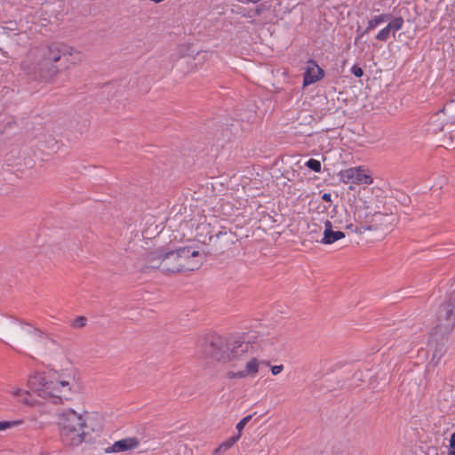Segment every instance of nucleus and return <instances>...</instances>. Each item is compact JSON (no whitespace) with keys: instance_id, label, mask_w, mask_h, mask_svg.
Segmentation results:
<instances>
[{"instance_id":"aec40b11","label":"nucleus","mask_w":455,"mask_h":455,"mask_svg":"<svg viewBox=\"0 0 455 455\" xmlns=\"http://www.w3.org/2000/svg\"><path fill=\"white\" fill-rule=\"evenodd\" d=\"M180 272L194 271L199 268V267L202 265V259H200L199 256L197 258H191L186 263L180 262Z\"/></svg>"},{"instance_id":"f8f14e48","label":"nucleus","mask_w":455,"mask_h":455,"mask_svg":"<svg viewBox=\"0 0 455 455\" xmlns=\"http://www.w3.org/2000/svg\"><path fill=\"white\" fill-rule=\"evenodd\" d=\"M285 345V339L280 334L267 337L260 342L261 350L267 355L280 352Z\"/></svg>"},{"instance_id":"ddd939ff","label":"nucleus","mask_w":455,"mask_h":455,"mask_svg":"<svg viewBox=\"0 0 455 455\" xmlns=\"http://www.w3.org/2000/svg\"><path fill=\"white\" fill-rule=\"evenodd\" d=\"M65 68H70L82 63L84 60V54L74 46L67 44L66 51L62 56Z\"/></svg>"},{"instance_id":"2f4dec72","label":"nucleus","mask_w":455,"mask_h":455,"mask_svg":"<svg viewBox=\"0 0 455 455\" xmlns=\"http://www.w3.org/2000/svg\"><path fill=\"white\" fill-rule=\"evenodd\" d=\"M331 194L329 193H324L323 196H322V199L325 202H330L331 201Z\"/></svg>"},{"instance_id":"f3484780","label":"nucleus","mask_w":455,"mask_h":455,"mask_svg":"<svg viewBox=\"0 0 455 455\" xmlns=\"http://www.w3.org/2000/svg\"><path fill=\"white\" fill-rule=\"evenodd\" d=\"M10 393L13 398H16L25 404H30L32 403L30 392L20 387H12Z\"/></svg>"},{"instance_id":"72a5a7b5","label":"nucleus","mask_w":455,"mask_h":455,"mask_svg":"<svg viewBox=\"0 0 455 455\" xmlns=\"http://www.w3.org/2000/svg\"><path fill=\"white\" fill-rule=\"evenodd\" d=\"M447 455H455V446L449 445V451Z\"/></svg>"},{"instance_id":"c756f323","label":"nucleus","mask_w":455,"mask_h":455,"mask_svg":"<svg viewBox=\"0 0 455 455\" xmlns=\"http://www.w3.org/2000/svg\"><path fill=\"white\" fill-rule=\"evenodd\" d=\"M283 370V365H274L271 367V372L273 375H278Z\"/></svg>"},{"instance_id":"dca6fc26","label":"nucleus","mask_w":455,"mask_h":455,"mask_svg":"<svg viewBox=\"0 0 455 455\" xmlns=\"http://www.w3.org/2000/svg\"><path fill=\"white\" fill-rule=\"evenodd\" d=\"M448 124L449 123H447L446 118L443 116V113H442L441 110H439L431 116L428 122V126L429 130L432 132L436 133L442 132L444 129V126Z\"/></svg>"},{"instance_id":"6ab92c4d","label":"nucleus","mask_w":455,"mask_h":455,"mask_svg":"<svg viewBox=\"0 0 455 455\" xmlns=\"http://www.w3.org/2000/svg\"><path fill=\"white\" fill-rule=\"evenodd\" d=\"M441 112L443 113L444 117L446 118L447 123L453 124L455 123V102L451 101L446 104L442 109Z\"/></svg>"},{"instance_id":"9d476101","label":"nucleus","mask_w":455,"mask_h":455,"mask_svg":"<svg viewBox=\"0 0 455 455\" xmlns=\"http://www.w3.org/2000/svg\"><path fill=\"white\" fill-rule=\"evenodd\" d=\"M263 361H259V359L252 357L249 361L246 362L243 370L238 371H229L228 373V379H246V378H254L259 371L260 363Z\"/></svg>"},{"instance_id":"20e7f679","label":"nucleus","mask_w":455,"mask_h":455,"mask_svg":"<svg viewBox=\"0 0 455 455\" xmlns=\"http://www.w3.org/2000/svg\"><path fill=\"white\" fill-rule=\"evenodd\" d=\"M197 251L190 248H180L176 251L159 250L152 251L148 256L150 267L160 268L165 273L180 272V262L188 257L195 256Z\"/></svg>"},{"instance_id":"f03ea898","label":"nucleus","mask_w":455,"mask_h":455,"mask_svg":"<svg viewBox=\"0 0 455 455\" xmlns=\"http://www.w3.org/2000/svg\"><path fill=\"white\" fill-rule=\"evenodd\" d=\"M249 347V343L239 338L219 337L204 345L203 354L206 359L227 363L243 358Z\"/></svg>"},{"instance_id":"0eeeda50","label":"nucleus","mask_w":455,"mask_h":455,"mask_svg":"<svg viewBox=\"0 0 455 455\" xmlns=\"http://www.w3.org/2000/svg\"><path fill=\"white\" fill-rule=\"evenodd\" d=\"M355 217L357 218L362 222L365 223L364 226H362L360 228L355 230L356 233H362L364 230H382L388 231L392 228L395 218L392 214H383L379 212H376L371 216V220H368V215L363 214L362 210L358 205L355 206Z\"/></svg>"},{"instance_id":"a211bd4d","label":"nucleus","mask_w":455,"mask_h":455,"mask_svg":"<svg viewBox=\"0 0 455 455\" xmlns=\"http://www.w3.org/2000/svg\"><path fill=\"white\" fill-rule=\"evenodd\" d=\"M431 348H433V353L431 356V362L435 364H437L441 362L442 358L445 355L447 352V347L443 343H435L433 345L432 342L429 343Z\"/></svg>"},{"instance_id":"412c9836","label":"nucleus","mask_w":455,"mask_h":455,"mask_svg":"<svg viewBox=\"0 0 455 455\" xmlns=\"http://www.w3.org/2000/svg\"><path fill=\"white\" fill-rule=\"evenodd\" d=\"M389 18V15L387 14H380L373 17L371 20H369L368 26L364 31V33H368L371 30L376 28L379 25L387 20Z\"/></svg>"},{"instance_id":"bb28decb","label":"nucleus","mask_w":455,"mask_h":455,"mask_svg":"<svg viewBox=\"0 0 455 455\" xmlns=\"http://www.w3.org/2000/svg\"><path fill=\"white\" fill-rule=\"evenodd\" d=\"M306 166L308 167L309 169L313 170L315 172H319L321 171V163L316 159H313V158L309 159L306 163Z\"/></svg>"},{"instance_id":"4be33fe9","label":"nucleus","mask_w":455,"mask_h":455,"mask_svg":"<svg viewBox=\"0 0 455 455\" xmlns=\"http://www.w3.org/2000/svg\"><path fill=\"white\" fill-rule=\"evenodd\" d=\"M404 20L402 17H396L393 19L388 24V28L392 31V35L395 36V32L402 29L403 27Z\"/></svg>"},{"instance_id":"1a4fd4ad","label":"nucleus","mask_w":455,"mask_h":455,"mask_svg":"<svg viewBox=\"0 0 455 455\" xmlns=\"http://www.w3.org/2000/svg\"><path fill=\"white\" fill-rule=\"evenodd\" d=\"M340 180L355 185H371L373 181L371 174L363 167H352L339 172Z\"/></svg>"},{"instance_id":"4468645a","label":"nucleus","mask_w":455,"mask_h":455,"mask_svg":"<svg viewBox=\"0 0 455 455\" xmlns=\"http://www.w3.org/2000/svg\"><path fill=\"white\" fill-rule=\"evenodd\" d=\"M323 70L315 61H309L304 74V86L319 81L323 77Z\"/></svg>"},{"instance_id":"f257e3e1","label":"nucleus","mask_w":455,"mask_h":455,"mask_svg":"<svg viewBox=\"0 0 455 455\" xmlns=\"http://www.w3.org/2000/svg\"><path fill=\"white\" fill-rule=\"evenodd\" d=\"M28 388L38 396L53 402H69L83 392L77 368L68 360L46 373H34L28 379Z\"/></svg>"},{"instance_id":"b1692460","label":"nucleus","mask_w":455,"mask_h":455,"mask_svg":"<svg viewBox=\"0 0 455 455\" xmlns=\"http://www.w3.org/2000/svg\"><path fill=\"white\" fill-rule=\"evenodd\" d=\"M86 323L87 318L83 315H79L70 322V326L74 329H82L86 325Z\"/></svg>"},{"instance_id":"c85d7f7f","label":"nucleus","mask_w":455,"mask_h":455,"mask_svg":"<svg viewBox=\"0 0 455 455\" xmlns=\"http://www.w3.org/2000/svg\"><path fill=\"white\" fill-rule=\"evenodd\" d=\"M351 72L356 77H361L363 75V69L358 66H353L351 68Z\"/></svg>"},{"instance_id":"f704fd0d","label":"nucleus","mask_w":455,"mask_h":455,"mask_svg":"<svg viewBox=\"0 0 455 455\" xmlns=\"http://www.w3.org/2000/svg\"><path fill=\"white\" fill-rule=\"evenodd\" d=\"M221 453H223V452H222V451H221V450H219V447H217V448L213 451L212 455H221Z\"/></svg>"},{"instance_id":"7ed1b4c3","label":"nucleus","mask_w":455,"mask_h":455,"mask_svg":"<svg viewBox=\"0 0 455 455\" xmlns=\"http://www.w3.org/2000/svg\"><path fill=\"white\" fill-rule=\"evenodd\" d=\"M57 422L61 436L70 445L82 443L85 436L86 419L84 414L68 408L57 414Z\"/></svg>"},{"instance_id":"393cba45","label":"nucleus","mask_w":455,"mask_h":455,"mask_svg":"<svg viewBox=\"0 0 455 455\" xmlns=\"http://www.w3.org/2000/svg\"><path fill=\"white\" fill-rule=\"evenodd\" d=\"M392 31L388 28V26L387 25L385 28L379 31V33L376 36V39L381 42H387L390 37Z\"/></svg>"},{"instance_id":"9b49d317","label":"nucleus","mask_w":455,"mask_h":455,"mask_svg":"<svg viewBox=\"0 0 455 455\" xmlns=\"http://www.w3.org/2000/svg\"><path fill=\"white\" fill-rule=\"evenodd\" d=\"M140 440L135 436L125 437L116 441L112 445L106 448V453H118L130 451L139 448Z\"/></svg>"},{"instance_id":"2eb2a0df","label":"nucleus","mask_w":455,"mask_h":455,"mask_svg":"<svg viewBox=\"0 0 455 455\" xmlns=\"http://www.w3.org/2000/svg\"><path fill=\"white\" fill-rule=\"evenodd\" d=\"M323 235L321 243L323 244H331L345 237V233L339 230H334L332 228V224L329 220L324 222V229Z\"/></svg>"},{"instance_id":"473e14b6","label":"nucleus","mask_w":455,"mask_h":455,"mask_svg":"<svg viewBox=\"0 0 455 455\" xmlns=\"http://www.w3.org/2000/svg\"><path fill=\"white\" fill-rule=\"evenodd\" d=\"M450 446H455V432L451 436Z\"/></svg>"},{"instance_id":"cd10ccee","label":"nucleus","mask_w":455,"mask_h":455,"mask_svg":"<svg viewBox=\"0 0 455 455\" xmlns=\"http://www.w3.org/2000/svg\"><path fill=\"white\" fill-rule=\"evenodd\" d=\"M252 416L248 415L242 419L237 424H236V429L238 431V434L241 435L243 429L244 428L245 425L251 419Z\"/></svg>"},{"instance_id":"39448f33","label":"nucleus","mask_w":455,"mask_h":455,"mask_svg":"<svg viewBox=\"0 0 455 455\" xmlns=\"http://www.w3.org/2000/svg\"><path fill=\"white\" fill-rule=\"evenodd\" d=\"M455 328V291L442 303L436 315L435 332L445 336Z\"/></svg>"},{"instance_id":"a878e982","label":"nucleus","mask_w":455,"mask_h":455,"mask_svg":"<svg viewBox=\"0 0 455 455\" xmlns=\"http://www.w3.org/2000/svg\"><path fill=\"white\" fill-rule=\"evenodd\" d=\"M212 57V52L207 51L198 52L195 56V60H196L200 65L208 61Z\"/></svg>"},{"instance_id":"7c9ffc66","label":"nucleus","mask_w":455,"mask_h":455,"mask_svg":"<svg viewBox=\"0 0 455 455\" xmlns=\"http://www.w3.org/2000/svg\"><path fill=\"white\" fill-rule=\"evenodd\" d=\"M10 427H11V423L10 422H6V421L1 422L0 421V431L5 430L6 428H8Z\"/></svg>"},{"instance_id":"58836bf2","label":"nucleus","mask_w":455,"mask_h":455,"mask_svg":"<svg viewBox=\"0 0 455 455\" xmlns=\"http://www.w3.org/2000/svg\"><path fill=\"white\" fill-rule=\"evenodd\" d=\"M255 12H256L257 14H259V13L261 12V10H260L259 8H257V9H256V11H255Z\"/></svg>"},{"instance_id":"6e6552de","label":"nucleus","mask_w":455,"mask_h":455,"mask_svg":"<svg viewBox=\"0 0 455 455\" xmlns=\"http://www.w3.org/2000/svg\"><path fill=\"white\" fill-rule=\"evenodd\" d=\"M67 44L54 43L47 47L46 52L44 53V61L40 64V69L47 68L49 65L52 66L48 74L45 76L51 78L57 73V69L53 67V63H56L62 60V56L65 53Z\"/></svg>"},{"instance_id":"e433bc0d","label":"nucleus","mask_w":455,"mask_h":455,"mask_svg":"<svg viewBox=\"0 0 455 455\" xmlns=\"http://www.w3.org/2000/svg\"><path fill=\"white\" fill-rule=\"evenodd\" d=\"M198 256H200V255H199V251H197V254H196V255L188 257L186 259L181 260V262L186 263V262H188V259H190L191 258H197Z\"/></svg>"},{"instance_id":"4c0bfd02","label":"nucleus","mask_w":455,"mask_h":455,"mask_svg":"<svg viewBox=\"0 0 455 455\" xmlns=\"http://www.w3.org/2000/svg\"><path fill=\"white\" fill-rule=\"evenodd\" d=\"M259 0H243V4H249V3H251V4H256L258 3Z\"/></svg>"},{"instance_id":"423d86ee","label":"nucleus","mask_w":455,"mask_h":455,"mask_svg":"<svg viewBox=\"0 0 455 455\" xmlns=\"http://www.w3.org/2000/svg\"><path fill=\"white\" fill-rule=\"evenodd\" d=\"M9 331L14 340L29 347H37L38 343L46 336L40 329L27 323H15Z\"/></svg>"},{"instance_id":"c9c22d12","label":"nucleus","mask_w":455,"mask_h":455,"mask_svg":"<svg viewBox=\"0 0 455 455\" xmlns=\"http://www.w3.org/2000/svg\"><path fill=\"white\" fill-rule=\"evenodd\" d=\"M221 453H223V452H222V451H221V450H219V447H217V448L213 451L212 455H221Z\"/></svg>"},{"instance_id":"5701e85b","label":"nucleus","mask_w":455,"mask_h":455,"mask_svg":"<svg viewBox=\"0 0 455 455\" xmlns=\"http://www.w3.org/2000/svg\"><path fill=\"white\" fill-rule=\"evenodd\" d=\"M240 438V434H237L235 436L228 438L227 441L223 442L220 446L219 450H221L222 452L229 450Z\"/></svg>"}]
</instances>
